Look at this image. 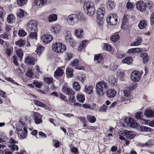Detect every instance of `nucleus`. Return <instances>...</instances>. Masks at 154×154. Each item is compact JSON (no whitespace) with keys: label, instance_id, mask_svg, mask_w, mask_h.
Instances as JSON below:
<instances>
[{"label":"nucleus","instance_id":"21","mask_svg":"<svg viewBox=\"0 0 154 154\" xmlns=\"http://www.w3.org/2000/svg\"><path fill=\"white\" fill-rule=\"evenodd\" d=\"M48 0H35V4L40 7H42L46 5L47 2Z\"/></svg>","mask_w":154,"mask_h":154},{"label":"nucleus","instance_id":"64","mask_svg":"<svg viewBox=\"0 0 154 154\" xmlns=\"http://www.w3.org/2000/svg\"><path fill=\"white\" fill-rule=\"evenodd\" d=\"M140 122L143 124L147 125L148 124L149 121L143 119H141L140 120Z\"/></svg>","mask_w":154,"mask_h":154},{"label":"nucleus","instance_id":"52","mask_svg":"<svg viewBox=\"0 0 154 154\" xmlns=\"http://www.w3.org/2000/svg\"><path fill=\"white\" fill-rule=\"evenodd\" d=\"M120 100H117L116 101L112 103V104L109 106L110 108H112L114 107L115 106H118L120 105Z\"/></svg>","mask_w":154,"mask_h":154},{"label":"nucleus","instance_id":"32","mask_svg":"<svg viewBox=\"0 0 154 154\" xmlns=\"http://www.w3.org/2000/svg\"><path fill=\"white\" fill-rule=\"evenodd\" d=\"M44 48L40 45H38L37 46L36 53L37 54L40 55L44 50Z\"/></svg>","mask_w":154,"mask_h":154},{"label":"nucleus","instance_id":"43","mask_svg":"<svg viewBox=\"0 0 154 154\" xmlns=\"http://www.w3.org/2000/svg\"><path fill=\"white\" fill-rule=\"evenodd\" d=\"M107 8L109 9H112L115 7V4L114 2H112V1H108L107 3Z\"/></svg>","mask_w":154,"mask_h":154},{"label":"nucleus","instance_id":"47","mask_svg":"<svg viewBox=\"0 0 154 154\" xmlns=\"http://www.w3.org/2000/svg\"><path fill=\"white\" fill-rule=\"evenodd\" d=\"M87 118L89 122L91 123H94L96 121V119L94 116L88 115Z\"/></svg>","mask_w":154,"mask_h":154},{"label":"nucleus","instance_id":"25","mask_svg":"<svg viewBox=\"0 0 154 154\" xmlns=\"http://www.w3.org/2000/svg\"><path fill=\"white\" fill-rule=\"evenodd\" d=\"M33 102L35 105L39 106L45 108L46 109H48V106H47L45 104L43 103L40 101L37 100H33Z\"/></svg>","mask_w":154,"mask_h":154},{"label":"nucleus","instance_id":"7","mask_svg":"<svg viewBox=\"0 0 154 154\" xmlns=\"http://www.w3.org/2000/svg\"><path fill=\"white\" fill-rule=\"evenodd\" d=\"M141 78V75L140 71L135 70L133 71L131 73V79L134 82H137L140 80Z\"/></svg>","mask_w":154,"mask_h":154},{"label":"nucleus","instance_id":"9","mask_svg":"<svg viewBox=\"0 0 154 154\" xmlns=\"http://www.w3.org/2000/svg\"><path fill=\"white\" fill-rule=\"evenodd\" d=\"M41 38L42 42L45 43H50L53 39L52 36L48 34L42 35Z\"/></svg>","mask_w":154,"mask_h":154},{"label":"nucleus","instance_id":"24","mask_svg":"<svg viewBox=\"0 0 154 154\" xmlns=\"http://www.w3.org/2000/svg\"><path fill=\"white\" fill-rule=\"evenodd\" d=\"M24 62L29 65H34L35 64L34 59L32 57H26Z\"/></svg>","mask_w":154,"mask_h":154},{"label":"nucleus","instance_id":"29","mask_svg":"<svg viewBox=\"0 0 154 154\" xmlns=\"http://www.w3.org/2000/svg\"><path fill=\"white\" fill-rule=\"evenodd\" d=\"M83 32V30L82 29H79L75 30V33L77 38H80L82 36Z\"/></svg>","mask_w":154,"mask_h":154},{"label":"nucleus","instance_id":"54","mask_svg":"<svg viewBox=\"0 0 154 154\" xmlns=\"http://www.w3.org/2000/svg\"><path fill=\"white\" fill-rule=\"evenodd\" d=\"M103 48L104 50L110 51L111 50L112 48L111 47L109 44H104Z\"/></svg>","mask_w":154,"mask_h":154},{"label":"nucleus","instance_id":"34","mask_svg":"<svg viewBox=\"0 0 154 154\" xmlns=\"http://www.w3.org/2000/svg\"><path fill=\"white\" fill-rule=\"evenodd\" d=\"M29 32L30 33L29 35V37L30 38L35 39V40L37 39V33L36 32V31Z\"/></svg>","mask_w":154,"mask_h":154},{"label":"nucleus","instance_id":"4","mask_svg":"<svg viewBox=\"0 0 154 154\" xmlns=\"http://www.w3.org/2000/svg\"><path fill=\"white\" fill-rule=\"evenodd\" d=\"M52 47L53 50L57 53L63 52L66 49V46L61 43L56 42L53 44Z\"/></svg>","mask_w":154,"mask_h":154},{"label":"nucleus","instance_id":"33","mask_svg":"<svg viewBox=\"0 0 154 154\" xmlns=\"http://www.w3.org/2000/svg\"><path fill=\"white\" fill-rule=\"evenodd\" d=\"M142 42V38L140 37H138L136 41L131 44V46H138L140 45Z\"/></svg>","mask_w":154,"mask_h":154},{"label":"nucleus","instance_id":"40","mask_svg":"<svg viewBox=\"0 0 154 154\" xmlns=\"http://www.w3.org/2000/svg\"><path fill=\"white\" fill-rule=\"evenodd\" d=\"M140 130L142 131L151 132V128L146 126H141L140 127Z\"/></svg>","mask_w":154,"mask_h":154},{"label":"nucleus","instance_id":"55","mask_svg":"<svg viewBox=\"0 0 154 154\" xmlns=\"http://www.w3.org/2000/svg\"><path fill=\"white\" fill-rule=\"evenodd\" d=\"M32 69H28L27 72L26 73V75L27 77L31 78L33 76V73L32 72Z\"/></svg>","mask_w":154,"mask_h":154},{"label":"nucleus","instance_id":"49","mask_svg":"<svg viewBox=\"0 0 154 154\" xmlns=\"http://www.w3.org/2000/svg\"><path fill=\"white\" fill-rule=\"evenodd\" d=\"M16 45H18L20 47L23 46L25 44V42L24 40L22 39L19 40L16 42L15 43Z\"/></svg>","mask_w":154,"mask_h":154},{"label":"nucleus","instance_id":"57","mask_svg":"<svg viewBox=\"0 0 154 154\" xmlns=\"http://www.w3.org/2000/svg\"><path fill=\"white\" fill-rule=\"evenodd\" d=\"M26 34L27 33L23 30H20L18 31V35L20 36L23 37L26 36Z\"/></svg>","mask_w":154,"mask_h":154},{"label":"nucleus","instance_id":"14","mask_svg":"<svg viewBox=\"0 0 154 154\" xmlns=\"http://www.w3.org/2000/svg\"><path fill=\"white\" fill-rule=\"evenodd\" d=\"M61 30L60 26L58 24H56L52 26L51 31L52 33H59Z\"/></svg>","mask_w":154,"mask_h":154},{"label":"nucleus","instance_id":"8","mask_svg":"<svg viewBox=\"0 0 154 154\" xmlns=\"http://www.w3.org/2000/svg\"><path fill=\"white\" fill-rule=\"evenodd\" d=\"M136 7L139 11L141 12H143L146 10V4L143 1H139L137 2Z\"/></svg>","mask_w":154,"mask_h":154},{"label":"nucleus","instance_id":"59","mask_svg":"<svg viewBox=\"0 0 154 154\" xmlns=\"http://www.w3.org/2000/svg\"><path fill=\"white\" fill-rule=\"evenodd\" d=\"M137 87L136 83L134 82L132 83L129 86V90L131 91L135 89Z\"/></svg>","mask_w":154,"mask_h":154},{"label":"nucleus","instance_id":"6","mask_svg":"<svg viewBox=\"0 0 154 154\" xmlns=\"http://www.w3.org/2000/svg\"><path fill=\"white\" fill-rule=\"evenodd\" d=\"M106 20L107 23L110 25H115L117 21V16L113 14L109 15L107 16Z\"/></svg>","mask_w":154,"mask_h":154},{"label":"nucleus","instance_id":"58","mask_svg":"<svg viewBox=\"0 0 154 154\" xmlns=\"http://www.w3.org/2000/svg\"><path fill=\"white\" fill-rule=\"evenodd\" d=\"M134 6V5L133 3L128 2L126 4V7L127 9L131 10L133 8Z\"/></svg>","mask_w":154,"mask_h":154},{"label":"nucleus","instance_id":"12","mask_svg":"<svg viewBox=\"0 0 154 154\" xmlns=\"http://www.w3.org/2000/svg\"><path fill=\"white\" fill-rule=\"evenodd\" d=\"M127 122L128 126L130 127L135 128L138 126V123L136 122L133 119L129 118L127 120Z\"/></svg>","mask_w":154,"mask_h":154},{"label":"nucleus","instance_id":"45","mask_svg":"<svg viewBox=\"0 0 154 154\" xmlns=\"http://www.w3.org/2000/svg\"><path fill=\"white\" fill-rule=\"evenodd\" d=\"M109 82L111 85H116V79L113 76H110L109 79Z\"/></svg>","mask_w":154,"mask_h":154},{"label":"nucleus","instance_id":"44","mask_svg":"<svg viewBox=\"0 0 154 154\" xmlns=\"http://www.w3.org/2000/svg\"><path fill=\"white\" fill-rule=\"evenodd\" d=\"M25 12L22 9L19 10L17 12V15L20 18L23 17L24 16Z\"/></svg>","mask_w":154,"mask_h":154},{"label":"nucleus","instance_id":"28","mask_svg":"<svg viewBox=\"0 0 154 154\" xmlns=\"http://www.w3.org/2000/svg\"><path fill=\"white\" fill-rule=\"evenodd\" d=\"M63 70L60 67H59L55 71L54 75L55 76H61L63 75Z\"/></svg>","mask_w":154,"mask_h":154},{"label":"nucleus","instance_id":"18","mask_svg":"<svg viewBox=\"0 0 154 154\" xmlns=\"http://www.w3.org/2000/svg\"><path fill=\"white\" fill-rule=\"evenodd\" d=\"M63 92L67 95H73L74 93L72 89L66 86H64L63 89Z\"/></svg>","mask_w":154,"mask_h":154},{"label":"nucleus","instance_id":"53","mask_svg":"<svg viewBox=\"0 0 154 154\" xmlns=\"http://www.w3.org/2000/svg\"><path fill=\"white\" fill-rule=\"evenodd\" d=\"M107 108V106L104 104H103L100 108L99 110L100 112H106Z\"/></svg>","mask_w":154,"mask_h":154},{"label":"nucleus","instance_id":"10","mask_svg":"<svg viewBox=\"0 0 154 154\" xmlns=\"http://www.w3.org/2000/svg\"><path fill=\"white\" fill-rule=\"evenodd\" d=\"M18 130L17 131L18 136L22 139L25 138L26 136L27 133V130L26 128L25 127L23 128V130L22 129L17 128Z\"/></svg>","mask_w":154,"mask_h":154},{"label":"nucleus","instance_id":"50","mask_svg":"<svg viewBox=\"0 0 154 154\" xmlns=\"http://www.w3.org/2000/svg\"><path fill=\"white\" fill-rule=\"evenodd\" d=\"M73 70L72 68L67 69L66 71V75L70 76H72L73 75Z\"/></svg>","mask_w":154,"mask_h":154},{"label":"nucleus","instance_id":"51","mask_svg":"<svg viewBox=\"0 0 154 154\" xmlns=\"http://www.w3.org/2000/svg\"><path fill=\"white\" fill-rule=\"evenodd\" d=\"M16 52L17 56L21 59L23 56V53L22 50L20 49H18L16 50Z\"/></svg>","mask_w":154,"mask_h":154},{"label":"nucleus","instance_id":"39","mask_svg":"<svg viewBox=\"0 0 154 154\" xmlns=\"http://www.w3.org/2000/svg\"><path fill=\"white\" fill-rule=\"evenodd\" d=\"M76 99L78 101L83 103L85 100V96L83 95L79 94L76 97Z\"/></svg>","mask_w":154,"mask_h":154},{"label":"nucleus","instance_id":"17","mask_svg":"<svg viewBox=\"0 0 154 154\" xmlns=\"http://www.w3.org/2000/svg\"><path fill=\"white\" fill-rule=\"evenodd\" d=\"M84 10L85 12L89 16H92L93 15L95 11V9L94 6L90 8L84 9Z\"/></svg>","mask_w":154,"mask_h":154},{"label":"nucleus","instance_id":"3","mask_svg":"<svg viewBox=\"0 0 154 154\" xmlns=\"http://www.w3.org/2000/svg\"><path fill=\"white\" fill-rule=\"evenodd\" d=\"M25 26L26 29L28 32L34 31L37 29V23L34 20L29 21Z\"/></svg>","mask_w":154,"mask_h":154},{"label":"nucleus","instance_id":"35","mask_svg":"<svg viewBox=\"0 0 154 154\" xmlns=\"http://www.w3.org/2000/svg\"><path fill=\"white\" fill-rule=\"evenodd\" d=\"M94 6V4L93 2L88 1L84 3L83 7L84 9H86L93 7Z\"/></svg>","mask_w":154,"mask_h":154},{"label":"nucleus","instance_id":"36","mask_svg":"<svg viewBox=\"0 0 154 154\" xmlns=\"http://www.w3.org/2000/svg\"><path fill=\"white\" fill-rule=\"evenodd\" d=\"M73 88L76 91H79L81 89V87L79 83L76 82H74L72 85Z\"/></svg>","mask_w":154,"mask_h":154},{"label":"nucleus","instance_id":"56","mask_svg":"<svg viewBox=\"0 0 154 154\" xmlns=\"http://www.w3.org/2000/svg\"><path fill=\"white\" fill-rule=\"evenodd\" d=\"M33 84L36 87L39 88H41L42 85V83L41 82H38L37 81H34L33 82Z\"/></svg>","mask_w":154,"mask_h":154},{"label":"nucleus","instance_id":"11","mask_svg":"<svg viewBox=\"0 0 154 154\" xmlns=\"http://www.w3.org/2000/svg\"><path fill=\"white\" fill-rule=\"evenodd\" d=\"M123 93L124 95L123 97H121L120 99L121 101L125 102L129 100L130 99V92L127 90L123 91Z\"/></svg>","mask_w":154,"mask_h":154},{"label":"nucleus","instance_id":"48","mask_svg":"<svg viewBox=\"0 0 154 154\" xmlns=\"http://www.w3.org/2000/svg\"><path fill=\"white\" fill-rule=\"evenodd\" d=\"M27 2V0H17V5L20 6H22L25 5Z\"/></svg>","mask_w":154,"mask_h":154},{"label":"nucleus","instance_id":"19","mask_svg":"<svg viewBox=\"0 0 154 154\" xmlns=\"http://www.w3.org/2000/svg\"><path fill=\"white\" fill-rule=\"evenodd\" d=\"M136 136V133L134 131H126V137L130 140L133 139Z\"/></svg>","mask_w":154,"mask_h":154},{"label":"nucleus","instance_id":"15","mask_svg":"<svg viewBox=\"0 0 154 154\" xmlns=\"http://www.w3.org/2000/svg\"><path fill=\"white\" fill-rule=\"evenodd\" d=\"M105 11V8H99L97 10V18L100 17V18H103Z\"/></svg>","mask_w":154,"mask_h":154},{"label":"nucleus","instance_id":"16","mask_svg":"<svg viewBox=\"0 0 154 154\" xmlns=\"http://www.w3.org/2000/svg\"><path fill=\"white\" fill-rule=\"evenodd\" d=\"M116 90L114 89H108L106 92L107 96L110 98L114 97L116 95Z\"/></svg>","mask_w":154,"mask_h":154},{"label":"nucleus","instance_id":"20","mask_svg":"<svg viewBox=\"0 0 154 154\" xmlns=\"http://www.w3.org/2000/svg\"><path fill=\"white\" fill-rule=\"evenodd\" d=\"M65 39L67 43H68L69 45L73 46L75 45V44L73 39L71 38L70 36H69L68 34L65 36Z\"/></svg>","mask_w":154,"mask_h":154},{"label":"nucleus","instance_id":"27","mask_svg":"<svg viewBox=\"0 0 154 154\" xmlns=\"http://www.w3.org/2000/svg\"><path fill=\"white\" fill-rule=\"evenodd\" d=\"M140 56L143 58V63H146L148 61L147 54L146 53H141L140 54Z\"/></svg>","mask_w":154,"mask_h":154},{"label":"nucleus","instance_id":"42","mask_svg":"<svg viewBox=\"0 0 154 154\" xmlns=\"http://www.w3.org/2000/svg\"><path fill=\"white\" fill-rule=\"evenodd\" d=\"M119 36L118 33H116L110 37V40L113 42H115L119 38Z\"/></svg>","mask_w":154,"mask_h":154},{"label":"nucleus","instance_id":"30","mask_svg":"<svg viewBox=\"0 0 154 154\" xmlns=\"http://www.w3.org/2000/svg\"><path fill=\"white\" fill-rule=\"evenodd\" d=\"M147 23L145 20H141L138 25L139 28L140 29H143L145 28L146 26Z\"/></svg>","mask_w":154,"mask_h":154},{"label":"nucleus","instance_id":"62","mask_svg":"<svg viewBox=\"0 0 154 154\" xmlns=\"http://www.w3.org/2000/svg\"><path fill=\"white\" fill-rule=\"evenodd\" d=\"M72 54H71L66 53V55L65 59L67 60H69L72 57Z\"/></svg>","mask_w":154,"mask_h":154},{"label":"nucleus","instance_id":"38","mask_svg":"<svg viewBox=\"0 0 154 154\" xmlns=\"http://www.w3.org/2000/svg\"><path fill=\"white\" fill-rule=\"evenodd\" d=\"M79 62L77 59H75L73 60L71 63V65L75 69H79V68L78 67Z\"/></svg>","mask_w":154,"mask_h":154},{"label":"nucleus","instance_id":"26","mask_svg":"<svg viewBox=\"0 0 154 154\" xmlns=\"http://www.w3.org/2000/svg\"><path fill=\"white\" fill-rule=\"evenodd\" d=\"M144 115L147 117H151L154 116V111L148 109L145 111Z\"/></svg>","mask_w":154,"mask_h":154},{"label":"nucleus","instance_id":"61","mask_svg":"<svg viewBox=\"0 0 154 154\" xmlns=\"http://www.w3.org/2000/svg\"><path fill=\"white\" fill-rule=\"evenodd\" d=\"M6 79L7 80H8L11 82L12 83L14 84L17 85H19V84L17 82H15L14 80L12 78H11L10 77H7L6 78Z\"/></svg>","mask_w":154,"mask_h":154},{"label":"nucleus","instance_id":"5","mask_svg":"<svg viewBox=\"0 0 154 154\" xmlns=\"http://www.w3.org/2000/svg\"><path fill=\"white\" fill-rule=\"evenodd\" d=\"M17 143V141L15 140L12 138H11L8 142V143H9L8 147L9 150L13 152L17 151L19 147L15 144Z\"/></svg>","mask_w":154,"mask_h":154},{"label":"nucleus","instance_id":"1","mask_svg":"<svg viewBox=\"0 0 154 154\" xmlns=\"http://www.w3.org/2000/svg\"><path fill=\"white\" fill-rule=\"evenodd\" d=\"M108 88L107 84L103 81L98 82L96 85V92L99 96L103 95L106 91Z\"/></svg>","mask_w":154,"mask_h":154},{"label":"nucleus","instance_id":"41","mask_svg":"<svg viewBox=\"0 0 154 154\" xmlns=\"http://www.w3.org/2000/svg\"><path fill=\"white\" fill-rule=\"evenodd\" d=\"M14 17L13 15H9L7 18V21L9 23H12L14 22Z\"/></svg>","mask_w":154,"mask_h":154},{"label":"nucleus","instance_id":"22","mask_svg":"<svg viewBox=\"0 0 154 154\" xmlns=\"http://www.w3.org/2000/svg\"><path fill=\"white\" fill-rule=\"evenodd\" d=\"M94 60L96 63H101L103 61V58L100 54L96 55L94 56Z\"/></svg>","mask_w":154,"mask_h":154},{"label":"nucleus","instance_id":"46","mask_svg":"<svg viewBox=\"0 0 154 154\" xmlns=\"http://www.w3.org/2000/svg\"><path fill=\"white\" fill-rule=\"evenodd\" d=\"M53 79L52 78L45 77L43 78L44 82L48 84H50L53 82Z\"/></svg>","mask_w":154,"mask_h":154},{"label":"nucleus","instance_id":"60","mask_svg":"<svg viewBox=\"0 0 154 154\" xmlns=\"http://www.w3.org/2000/svg\"><path fill=\"white\" fill-rule=\"evenodd\" d=\"M142 115V112H138L135 114V117L137 119H140L141 118Z\"/></svg>","mask_w":154,"mask_h":154},{"label":"nucleus","instance_id":"37","mask_svg":"<svg viewBox=\"0 0 154 154\" xmlns=\"http://www.w3.org/2000/svg\"><path fill=\"white\" fill-rule=\"evenodd\" d=\"M57 16L54 14H51L49 15L48 17V21L51 22L55 21L57 20Z\"/></svg>","mask_w":154,"mask_h":154},{"label":"nucleus","instance_id":"2","mask_svg":"<svg viewBox=\"0 0 154 154\" xmlns=\"http://www.w3.org/2000/svg\"><path fill=\"white\" fill-rule=\"evenodd\" d=\"M83 17V15L82 13H80L77 15L72 14L68 16L67 20L69 25H73L79 22Z\"/></svg>","mask_w":154,"mask_h":154},{"label":"nucleus","instance_id":"63","mask_svg":"<svg viewBox=\"0 0 154 154\" xmlns=\"http://www.w3.org/2000/svg\"><path fill=\"white\" fill-rule=\"evenodd\" d=\"M150 24L152 25L154 23V13L152 14L150 18Z\"/></svg>","mask_w":154,"mask_h":154},{"label":"nucleus","instance_id":"23","mask_svg":"<svg viewBox=\"0 0 154 154\" xmlns=\"http://www.w3.org/2000/svg\"><path fill=\"white\" fill-rule=\"evenodd\" d=\"M133 62V58L131 57H127L124 58L122 61L123 63L128 65L131 64Z\"/></svg>","mask_w":154,"mask_h":154},{"label":"nucleus","instance_id":"13","mask_svg":"<svg viewBox=\"0 0 154 154\" xmlns=\"http://www.w3.org/2000/svg\"><path fill=\"white\" fill-rule=\"evenodd\" d=\"M34 120L35 124H39L42 122V116L39 113L35 112L34 113Z\"/></svg>","mask_w":154,"mask_h":154},{"label":"nucleus","instance_id":"31","mask_svg":"<svg viewBox=\"0 0 154 154\" xmlns=\"http://www.w3.org/2000/svg\"><path fill=\"white\" fill-rule=\"evenodd\" d=\"M93 87L91 85H86L85 87V91L87 94H90L92 92Z\"/></svg>","mask_w":154,"mask_h":154}]
</instances>
